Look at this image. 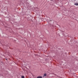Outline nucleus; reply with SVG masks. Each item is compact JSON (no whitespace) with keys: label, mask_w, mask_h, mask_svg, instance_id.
<instances>
[{"label":"nucleus","mask_w":78,"mask_h":78,"mask_svg":"<svg viewBox=\"0 0 78 78\" xmlns=\"http://www.w3.org/2000/svg\"><path fill=\"white\" fill-rule=\"evenodd\" d=\"M42 78V77L41 76H39L37 77V78Z\"/></svg>","instance_id":"1"},{"label":"nucleus","mask_w":78,"mask_h":78,"mask_svg":"<svg viewBox=\"0 0 78 78\" xmlns=\"http://www.w3.org/2000/svg\"><path fill=\"white\" fill-rule=\"evenodd\" d=\"M75 5H76L77 6H78V3H76L74 4Z\"/></svg>","instance_id":"2"},{"label":"nucleus","mask_w":78,"mask_h":78,"mask_svg":"<svg viewBox=\"0 0 78 78\" xmlns=\"http://www.w3.org/2000/svg\"><path fill=\"white\" fill-rule=\"evenodd\" d=\"M47 75L46 74H44V76H46Z\"/></svg>","instance_id":"3"},{"label":"nucleus","mask_w":78,"mask_h":78,"mask_svg":"<svg viewBox=\"0 0 78 78\" xmlns=\"http://www.w3.org/2000/svg\"><path fill=\"white\" fill-rule=\"evenodd\" d=\"M21 78H25V77H24V76H21Z\"/></svg>","instance_id":"4"},{"label":"nucleus","mask_w":78,"mask_h":78,"mask_svg":"<svg viewBox=\"0 0 78 78\" xmlns=\"http://www.w3.org/2000/svg\"><path fill=\"white\" fill-rule=\"evenodd\" d=\"M6 60H7V59H6Z\"/></svg>","instance_id":"5"}]
</instances>
